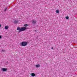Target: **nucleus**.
<instances>
[{
	"label": "nucleus",
	"mask_w": 77,
	"mask_h": 77,
	"mask_svg": "<svg viewBox=\"0 0 77 77\" xmlns=\"http://www.w3.org/2000/svg\"><path fill=\"white\" fill-rule=\"evenodd\" d=\"M26 29L27 27H22L21 28L20 27H18L17 28V30H19V32H20L24 31L25 30H26Z\"/></svg>",
	"instance_id": "nucleus-1"
},
{
	"label": "nucleus",
	"mask_w": 77,
	"mask_h": 77,
	"mask_svg": "<svg viewBox=\"0 0 77 77\" xmlns=\"http://www.w3.org/2000/svg\"><path fill=\"white\" fill-rule=\"evenodd\" d=\"M27 44V42H23L20 43V45L21 46H26Z\"/></svg>",
	"instance_id": "nucleus-2"
},
{
	"label": "nucleus",
	"mask_w": 77,
	"mask_h": 77,
	"mask_svg": "<svg viewBox=\"0 0 77 77\" xmlns=\"http://www.w3.org/2000/svg\"><path fill=\"white\" fill-rule=\"evenodd\" d=\"M18 23V20H16L14 21V24H17Z\"/></svg>",
	"instance_id": "nucleus-3"
},
{
	"label": "nucleus",
	"mask_w": 77,
	"mask_h": 77,
	"mask_svg": "<svg viewBox=\"0 0 77 77\" xmlns=\"http://www.w3.org/2000/svg\"><path fill=\"white\" fill-rule=\"evenodd\" d=\"M1 69L2 71H7V69L2 68Z\"/></svg>",
	"instance_id": "nucleus-4"
},
{
	"label": "nucleus",
	"mask_w": 77,
	"mask_h": 77,
	"mask_svg": "<svg viewBox=\"0 0 77 77\" xmlns=\"http://www.w3.org/2000/svg\"><path fill=\"white\" fill-rule=\"evenodd\" d=\"M32 24H36V20H32Z\"/></svg>",
	"instance_id": "nucleus-5"
},
{
	"label": "nucleus",
	"mask_w": 77,
	"mask_h": 77,
	"mask_svg": "<svg viewBox=\"0 0 77 77\" xmlns=\"http://www.w3.org/2000/svg\"><path fill=\"white\" fill-rule=\"evenodd\" d=\"M9 28V26H5V29H6V30H7V29H8Z\"/></svg>",
	"instance_id": "nucleus-6"
},
{
	"label": "nucleus",
	"mask_w": 77,
	"mask_h": 77,
	"mask_svg": "<svg viewBox=\"0 0 77 77\" xmlns=\"http://www.w3.org/2000/svg\"><path fill=\"white\" fill-rule=\"evenodd\" d=\"M35 66L36 68H39L40 67V65L39 64H37Z\"/></svg>",
	"instance_id": "nucleus-7"
},
{
	"label": "nucleus",
	"mask_w": 77,
	"mask_h": 77,
	"mask_svg": "<svg viewBox=\"0 0 77 77\" xmlns=\"http://www.w3.org/2000/svg\"><path fill=\"white\" fill-rule=\"evenodd\" d=\"M35 74L34 73H32L31 74V75L32 77H34L35 76Z\"/></svg>",
	"instance_id": "nucleus-8"
},
{
	"label": "nucleus",
	"mask_w": 77,
	"mask_h": 77,
	"mask_svg": "<svg viewBox=\"0 0 77 77\" xmlns=\"http://www.w3.org/2000/svg\"><path fill=\"white\" fill-rule=\"evenodd\" d=\"M56 13L58 14V13H59V11L58 10H57L56 11Z\"/></svg>",
	"instance_id": "nucleus-9"
},
{
	"label": "nucleus",
	"mask_w": 77,
	"mask_h": 77,
	"mask_svg": "<svg viewBox=\"0 0 77 77\" xmlns=\"http://www.w3.org/2000/svg\"><path fill=\"white\" fill-rule=\"evenodd\" d=\"M28 25H27V24H25V25H24V26H25V27H27V26H28Z\"/></svg>",
	"instance_id": "nucleus-10"
},
{
	"label": "nucleus",
	"mask_w": 77,
	"mask_h": 77,
	"mask_svg": "<svg viewBox=\"0 0 77 77\" xmlns=\"http://www.w3.org/2000/svg\"><path fill=\"white\" fill-rule=\"evenodd\" d=\"M66 19H67V20H68V19H69V17H66Z\"/></svg>",
	"instance_id": "nucleus-11"
},
{
	"label": "nucleus",
	"mask_w": 77,
	"mask_h": 77,
	"mask_svg": "<svg viewBox=\"0 0 77 77\" xmlns=\"http://www.w3.org/2000/svg\"><path fill=\"white\" fill-rule=\"evenodd\" d=\"M6 10H7V8H5V9L4 10V11L6 12Z\"/></svg>",
	"instance_id": "nucleus-12"
},
{
	"label": "nucleus",
	"mask_w": 77,
	"mask_h": 77,
	"mask_svg": "<svg viewBox=\"0 0 77 77\" xmlns=\"http://www.w3.org/2000/svg\"><path fill=\"white\" fill-rule=\"evenodd\" d=\"M1 38H2V36L0 35V39H1Z\"/></svg>",
	"instance_id": "nucleus-13"
},
{
	"label": "nucleus",
	"mask_w": 77,
	"mask_h": 77,
	"mask_svg": "<svg viewBox=\"0 0 77 77\" xmlns=\"http://www.w3.org/2000/svg\"><path fill=\"white\" fill-rule=\"evenodd\" d=\"M2 51H3V52L5 51V50H2Z\"/></svg>",
	"instance_id": "nucleus-14"
},
{
	"label": "nucleus",
	"mask_w": 77,
	"mask_h": 77,
	"mask_svg": "<svg viewBox=\"0 0 77 77\" xmlns=\"http://www.w3.org/2000/svg\"><path fill=\"white\" fill-rule=\"evenodd\" d=\"M51 48V49H53V47Z\"/></svg>",
	"instance_id": "nucleus-15"
},
{
	"label": "nucleus",
	"mask_w": 77,
	"mask_h": 77,
	"mask_svg": "<svg viewBox=\"0 0 77 77\" xmlns=\"http://www.w3.org/2000/svg\"><path fill=\"white\" fill-rule=\"evenodd\" d=\"M1 25L0 24V27H1Z\"/></svg>",
	"instance_id": "nucleus-16"
},
{
	"label": "nucleus",
	"mask_w": 77,
	"mask_h": 77,
	"mask_svg": "<svg viewBox=\"0 0 77 77\" xmlns=\"http://www.w3.org/2000/svg\"><path fill=\"white\" fill-rule=\"evenodd\" d=\"M35 32H37V31H36V30H35Z\"/></svg>",
	"instance_id": "nucleus-17"
}]
</instances>
